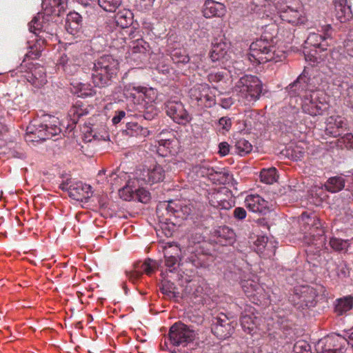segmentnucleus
Returning <instances> with one entry per match:
<instances>
[{"instance_id":"nucleus-1","label":"nucleus","mask_w":353,"mask_h":353,"mask_svg":"<svg viewBox=\"0 0 353 353\" xmlns=\"http://www.w3.org/2000/svg\"><path fill=\"white\" fill-rule=\"evenodd\" d=\"M248 54V60L253 63L261 64L268 61L278 62L285 58L284 52L278 50L273 37L264 32L260 39L252 42Z\"/></svg>"},{"instance_id":"nucleus-2","label":"nucleus","mask_w":353,"mask_h":353,"mask_svg":"<svg viewBox=\"0 0 353 353\" xmlns=\"http://www.w3.org/2000/svg\"><path fill=\"white\" fill-rule=\"evenodd\" d=\"M61 132L57 117L43 115L32 121L27 127L25 139L29 142L46 141L59 135Z\"/></svg>"},{"instance_id":"nucleus-3","label":"nucleus","mask_w":353,"mask_h":353,"mask_svg":"<svg viewBox=\"0 0 353 353\" xmlns=\"http://www.w3.org/2000/svg\"><path fill=\"white\" fill-rule=\"evenodd\" d=\"M119 61L111 55L98 58L92 68L91 77L95 86L104 88L110 84L119 70Z\"/></svg>"},{"instance_id":"nucleus-4","label":"nucleus","mask_w":353,"mask_h":353,"mask_svg":"<svg viewBox=\"0 0 353 353\" xmlns=\"http://www.w3.org/2000/svg\"><path fill=\"white\" fill-rule=\"evenodd\" d=\"M235 90L239 96L248 103L255 102L259 99L263 84L256 76L245 75L236 83Z\"/></svg>"},{"instance_id":"nucleus-5","label":"nucleus","mask_w":353,"mask_h":353,"mask_svg":"<svg viewBox=\"0 0 353 353\" xmlns=\"http://www.w3.org/2000/svg\"><path fill=\"white\" fill-rule=\"evenodd\" d=\"M321 289V286L318 288L307 285L296 286L289 296V301L299 310L314 307L319 291Z\"/></svg>"},{"instance_id":"nucleus-6","label":"nucleus","mask_w":353,"mask_h":353,"mask_svg":"<svg viewBox=\"0 0 353 353\" xmlns=\"http://www.w3.org/2000/svg\"><path fill=\"white\" fill-rule=\"evenodd\" d=\"M301 108L304 113L310 116L322 115L328 108L324 94L318 90H311L303 95Z\"/></svg>"},{"instance_id":"nucleus-7","label":"nucleus","mask_w":353,"mask_h":353,"mask_svg":"<svg viewBox=\"0 0 353 353\" xmlns=\"http://www.w3.org/2000/svg\"><path fill=\"white\" fill-rule=\"evenodd\" d=\"M298 223L301 231L304 234L305 243H308L307 241H323L321 238L323 237L324 231L321 228L320 220L316 215L303 212L299 218Z\"/></svg>"},{"instance_id":"nucleus-8","label":"nucleus","mask_w":353,"mask_h":353,"mask_svg":"<svg viewBox=\"0 0 353 353\" xmlns=\"http://www.w3.org/2000/svg\"><path fill=\"white\" fill-rule=\"evenodd\" d=\"M29 30L36 35L39 33L46 34L40 36L39 40L37 41L40 45V41L42 43L47 42L46 37L57 36V23L51 20V17L44 16V14L38 13L32 20L28 23Z\"/></svg>"},{"instance_id":"nucleus-9","label":"nucleus","mask_w":353,"mask_h":353,"mask_svg":"<svg viewBox=\"0 0 353 353\" xmlns=\"http://www.w3.org/2000/svg\"><path fill=\"white\" fill-rule=\"evenodd\" d=\"M168 335L170 345L185 347L194 340L196 333L189 326L178 322L170 327Z\"/></svg>"},{"instance_id":"nucleus-10","label":"nucleus","mask_w":353,"mask_h":353,"mask_svg":"<svg viewBox=\"0 0 353 353\" xmlns=\"http://www.w3.org/2000/svg\"><path fill=\"white\" fill-rule=\"evenodd\" d=\"M178 209H180V208L172 201L161 202L157 207L156 212L159 217V221L162 223L161 225V232L166 236L172 234L174 224L168 221H171L172 215L175 216V213L179 212Z\"/></svg>"},{"instance_id":"nucleus-11","label":"nucleus","mask_w":353,"mask_h":353,"mask_svg":"<svg viewBox=\"0 0 353 353\" xmlns=\"http://www.w3.org/2000/svg\"><path fill=\"white\" fill-rule=\"evenodd\" d=\"M275 8L283 21L294 26L305 24L307 19L301 8H293L285 0H278Z\"/></svg>"},{"instance_id":"nucleus-12","label":"nucleus","mask_w":353,"mask_h":353,"mask_svg":"<svg viewBox=\"0 0 353 353\" xmlns=\"http://www.w3.org/2000/svg\"><path fill=\"white\" fill-rule=\"evenodd\" d=\"M333 29L330 25L322 27L321 33L312 32L308 35L305 44L325 51L329 46H333L334 41L332 38Z\"/></svg>"},{"instance_id":"nucleus-13","label":"nucleus","mask_w":353,"mask_h":353,"mask_svg":"<svg viewBox=\"0 0 353 353\" xmlns=\"http://www.w3.org/2000/svg\"><path fill=\"white\" fill-rule=\"evenodd\" d=\"M190 96L197 104L205 108H211L216 104L214 94L212 92L210 86L206 84H199L190 90Z\"/></svg>"},{"instance_id":"nucleus-14","label":"nucleus","mask_w":353,"mask_h":353,"mask_svg":"<svg viewBox=\"0 0 353 353\" xmlns=\"http://www.w3.org/2000/svg\"><path fill=\"white\" fill-rule=\"evenodd\" d=\"M165 109L168 116L181 125H185L190 122V117L181 101L170 100L165 104Z\"/></svg>"},{"instance_id":"nucleus-15","label":"nucleus","mask_w":353,"mask_h":353,"mask_svg":"<svg viewBox=\"0 0 353 353\" xmlns=\"http://www.w3.org/2000/svg\"><path fill=\"white\" fill-rule=\"evenodd\" d=\"M212 333L220 339L229 337L233 332L234 327L232 322L223 313L214 317L212 323Z\"/></svg>"},{"instance_id":"nucleus-16","label":"nucleus","mask_w":353,"mask_h":353,"mask_svg":"<svg viewBox=\"0 0 353 353\" xmlns=\"http://www.w3.org/2000/svg\"><path fill=\"white\" fill-rule=\"evenodd\" d=\"M165 171L159 164L148 168H143L137 172L138 181H143L144 183L150 185L163 181L165 179Z\"/></svg>"},{"instance_id":"nucleus-17","label":"nucleus","mask_w":353,"mask_h":353,"mask_svg":"<svg viewBox=\"0 0 353 353\" xmlns=\"http://www.w3.org/2000/svg\"><path fill=\"white\" fill-rule=\"evenodd\" d=\"M314 89V86L310 83V78H309L303 72L297 79L290 84L287 88L288 94L290 97L302 96L306 94L311 90Z\"/></svg>"},{"instance_id":"nucleus-18","label":"nucleus","mask_w":353,"mask_h":353,"mask_svg":"<svg viewBox=\"0 0 353 353\" xmlns=\"http://www.w3.org/2000/svg\"><path fill=\"white\" fill-rule=\"evenodd\" d=\"M241 287L246 296L250 299L252 302L256 304L265 299L264 289L254 280L243 281Z\"/></svg>"},{"instance_id":"nucleus-19","label":"nucleus","mask_w":353,"mask_h":353,"mask_svg":"<svg viewBox=\"0 0 353 353\" xmlns=\"http://www.w3.org/2000/svg\"><path fill=\"white\" fill-rule=\"evenodd\" d=\"M81 62L77 54H63L59 59L58 69H62L66 74L74 75L78 72Z\"/></svg>"},{"instance_id":"nucleus-20","label":"nucleus","mask_w":353,"mask_h":353,"mask_svg":"<svg viewBox=\"0 0 353 353\" xmlns=\"http://www.w3.org/2000/svg\"><path fill=\"white\" fill-rule=\"evenodd\" d=\"M156 269V261L147 259L143 263H138L132 271H127L126 276L132 283H136L141 276L143 273L150 275Z\"/></svg>"},{"instance_id":"nucleus-21","label":"nucleus","mask_w":353,"mask_h":353,"mask_svg":"<svg viewBox=\"0 0 353 353\" xmlns=\"http://www.w3.org/2000/svg\"><path fill=\"white\" fill-rule=\"evenodd\" d=\"M228 49V44L223 38H215L212 42V49L209 53L210 59L212 63L223 61L226 59Z\"/></svg>"},{"instance_id":"nucleus-22","label":"nucleus","mask_w":353,"mask_h":353,"mask_svg":"<svg viewBox=\"0 0 353 353\" xmlns=\"http://www.w3.org/2000/svg\"><path fill=\"white\" fill-rule=\"evenodd\" d=\"M325 132L334 137L341 136L343 129L346 128V119L339 115L329 117L325 122Z\"/></svg>"},{"instance_id":"nucleus-23","label":"nucleus","mask_w":353,"mask_h":353,"mask_svg":"<svg viewBox=\"0 0 353 353\" xmlns=\"http://www.w3.org/2000/svg\"><path fill=\"white\" fill-rule=\"evenodd\" d=\"M339 340L344 341L339 335L327 336L319 341L317 349L322 353H344V347L335 344Z\"/></svg>"},{"instance_id":"nucleus-24","label":"nucleus","mask_w":353,"mask_h":353,"mask_svg":"<svg viewBox=\"0 0 353 353\" xmlns=\"http://www.w3.org/2000/svg\"><path fill=\"white\" fill-rule=\"evenodd\" d=\"M141 85L135 83H130L124 85L123 88V94L125 98L132 102L137 108H143V99L140 98Z\"/></svg>"},{"instance_id":"nucleus-25","label":"nucleus","mask_w":353,"mask_h":353,"mask_svg":"<svg viewBox=\"0 0 353 353\" xmlns=\"http://www.w3.org/2000/svg\"><path fill=\"white\" fill-rule=\"evenodd\" d=\"M202 12L205 18L223 17L226 13L224 4L214 0H206Z\"/></svg>"},{"instance_id":"nucleus-26","label":"nucleus","mask_w":353,"mask_h":353,"mask_svg":"<svg viewBox=\"0 0 353 353\" xmlns=\"http://www.w3.org/2000/svg\"><path fill=\"white\" fill-rule=\"evenodd\" d=\"M43 12L44 16L51 17L52 14L60 16L66 8V3L64 0H43Z\"/></svg>"},{"instance_id":"nucleus-27","label":"nucleus","mask_w":353,"mask_h":353,"mask_svg":"<svg viewBox=\"0 0 353 353\" xmlns=\"http://www.w3.org/2000/svg\"><path fill=\"white\" fill-rule=\"evenodd\" d=\"M91 186L84 184L82 182H77L71 184L68 188V194L70 197L76 201H83L90 197Z\"/></svg>"},{"instance_id":"nucleus-28","label":"nucleus","mask_w":353,"mask_h":353,"mask_svg":"<svg viewBox=\"0 0 353 353\" xmlns=\"http://www.w3.org/2000/svg\"><path fill=\"white\" fill-rule=\"evenodd\" d=\"M335 6V14L336 18L341 22L345 23L353 17L350 5L347 0H334Z\"/></svg>"},{"instance_id":"nucleus-29","label":"nucleus","mask_w":353,"mask_h":353,"mask_svg":"<svg viewBox=\"0 0 353 353\" xmlns=\"http://www.w3.org/2000/svg\"><path fill=\"white\" fill-rule=\"evenodd\" d=\"M245 205L249 210L255 213H263L268 208V202L258 194L248 195Z\"/></svg>"},{"instance_id":"nucleus-30","label":"nucleus","mask_w":353,"mask_h":353,"mask_svg":"<svg viewBox=\"0 0 353 353\" xmlns=\"http://www.w3.org/2000/svg\"><path fill=\"white\" fill-rule=\"evenodd\" d=\"M82 22L81 16L76 12H71L67 14L65 28L66 31L72 35H75L81 29Z\"/></svg>"},{"instance_id":"nucleus-31","label":"nucleus","mask_w":353,"mask_h":353,"mask_svg":"<svg viewBox=\"0 0 353 353\" xmlns=\"http://www.w3.org/2000/svg\"><path fill=\"white\" fill-rule=\"evenodd\" d=\"M123 133L129 137L145 138L149 134V130L136 122H128Z\"/></svg>"},{"instance_id":"nucleus-32","label":"nucleus","mask_w":353,"mask_h":353,"mask_svg":"<svg viewBox=\"0 0 353 353\" xmlns=\"http://www.w3.org/2000/svg\"><path fill=\"white\" fill-rule=\"evenodd\" d=\"M27 79L35 87H40L46 83V70L43 66H37L27 76Z\"/></svg>"},{"instance_id":"nucleus-33","label":"nucleus","mask_w":353,"mask_h":353,"mask_svg":"<svg viewBox=\"0 0 353 353\" xmlns=\"http://www.w3.org/2000/svg\"><path fill=\"white\" fill-rule=\"evenodd\" d=\"M209 202L212 206L221 210H229L234 205V200L222 193L214 195Z\"/></svg>"},{"instance_id":"nucleus-34","label":"nucleus","mask_w":353,"mask_h":353,"mask_svg":"<svg viewBox=\"0 0 353 353\" xmlns=\"http://www.w3.org/2000/svg\"><path fill=\"white\" fill-rule=\"evenodd\" d=\"M352 307L353 296L351 295L345 296L336 300L334 312L337 315L341 316L350 311Z\"/></svg>"},{"instance_id":"nucleus-35","label":"nucleus","mask_w":353,"mask_h":353,"mask_svg":"<svg viewBox=\"0 0 353 353\" xmlns=\"http://www.w3.org/2000/svg\"><path fill=\"white\" fill-rule=\"evenodd\" d=\"M157 97V90L151 87H145L141 85L140 88V98L143 99V108H147L148 105L154 103Z\"/></svg>"},{"instance_id":"nucleus-36","label":"nucleus","mask_w":353,"mask_h":353,"mask_svg":"<svg viewBox=\"0 0 353 353\" xmlns=\"http://www.w3.org/2000/svg\"><path fill=\"white\" fill-rule=\"evenodd\" d=\"M114 19L118 26L125 28L132 23L133 14L130 10L123 9L117 13Z\"/></svg>"},{"instance_id":"nucleus-37","label":"nucleus","mask_w":353,"mask_h":353,"mask_svg":"<svg viewBox=\"0 0 353 353\" xmlns=\"http://www.w3.org/2000/svg\"><path fill=\"white\" fill-rule=\"evenodd\" d=\"M324 187L331 193L338 192L345 187V179L339 176L330 177L324 184Z\"/></svg>"},{"instance_id":"nucleus-38","label":"nucleus","mask_w":353,"mask_h":353,"mask_svg":"<svg viewBox=\"0 0 353 353\" xmlns=\"http://www.w3.org/2000/svg\"><path fill=\"white\" fill-rule=\"evenodd\" d=\"M88 114L87 107L83 105L81 101H77L69 111V116L74 123H77L81 117Z\"/></svg>"},{"instance_id":"nucleus-39","label":"nucleus","mask_w":353,"mask_h":353,"mask_svg":"<svg viewBox=\"0 0 353 353\" xmlns=\"http://www.w3.org/2000/svg\"><path fill=\"white\" fill-rule=\"evenodd\" d=\"M257 319L253 314H243L241 317V324L243 330L252 334L256 327Z\"/></svg>"},{"instance_id":"nucleus-40","label":"nucleus","mask_w":353,"mask_h":353,"mask_svg":"<svg viewBox=\"0 0 353 353\" xmlns=\"http://www.w3.org/2000/svg\"><path fill=\"white\" fill-rule=\"evenodd\" d=\"M231 179L232 176L225 170H216L214 168H213L212 176H210V180L214 183L223 185L229 183Z\"/></svg>"},{"instance_id":"nucleus-41","label":"nucleus","mask_w":353,"mask_h":353,"mask_svg":"<svg viewBox=\"0 0 353 353\" xmlns=\"http://www.w3.org/2000/svg\"><path fill=\"white\" fill-rule=\"evenodd\" d=\"M170 249H172L176 251L179 250L181 253L182 252V251H181V248L179 247L178 244H168V246L164 247L165 256L167 258L165 264L168 268H172V269L170 270V272H172L173 270L175 269L174 265L176 264L177 259H176V256H172V255L168 256V254H170V251H169Z\"/></svg>"},{"instance_id":"nucleus-42","label":"nucleus","mask_w":353,"mask_h":353,"mask_svg":"<svg viewBox=\"0 0 353 353\" xmlns=\"http://www.w3.org/2000/svg\"><path fill=\"white\" fill-rule=\"evenodd\" d=\"M234 148L236 152L240 156H245L252 150V145L244 138L237 139Z\"/></svg>"},{"instance_id":"nucleus-43","label":"nucleus","mask_w":353,"mask_h":353,"mask_svg":"<svg viewBox=\"0 0 353 353\" xmlns=\"http://www.w3.org/2000/svg\"><path fill=\"white\" fill-rule=\"evenodd\" d=\"M170 57L175 63H187L190 61V57L185 50L181 48H176L171 51Z\"/></svg>"},{"instance_id":"nucleus-44","label":"nucleus","mask_w":353,"mask_h":353,"mask_svg":"<svg viewBox=\"0 0 353 353\" xmlns=\"http://www.w3.org/2000/svg\"><path fill=\"white\" fill-rule=\"evenodd\" d=\"M261 181L266 184H272L276 181V169L270 168L263 169L260 173Z\"/></svg>"},{"instance_id":"nucleus-45","label":"nucleus","mask_w":353,"mask_h":353,"mask_svg":"<svg viewBox=\"0 0 353 353\" xmlns=\"http://www.w3.org/2000/svg\"><path fill=\"white\" fill-rule=\"evenodd\" d=\"M212 167H210L208 164L197 165L193 168V172L196 174L198 177H207L210 179V176H212L213 172Z\"/></svg>"},{"instance_id":"nucleus-46","label":"nucleus","mask_w":353,"mask_h":353,"mask_svg":"<svg viewBox=\"0 0 353 353\" xmlns=\"http://www.w3.org/2000/svg\"><path fill=\"white\" fill-rule=\"evenodd\" d=\"M130 48L133 53H145L148 50L150 46L149 43L143 39H138L132 41Z\"/></svg>"},{"instance_id":"nucleus-47","label":"nucleus","mask_w":353,"mask_h":353,"mask_svg":"<svg viewBox=\"0 0 353 353\" xmlns=\"http://www.w3.org/2000/svg\"><path fill=\"white\" fill-rule=\"evenodd\" d=\"M122 0H98L99 6L107 12H114L121 5Z\"/></svg>"},{"instance_id":"nucleus-48","label":"nucleus","mask_w":353,"mask_h":353,"mask_svg":"<svg viewBox=\"0 0 353 353\" xmlns=\"http://www.w3.org/2000/svg\"><path fill=\"white\" fill-rule=\"evenodd\" d=\"M119 194L121 199L125 201L134 200V189L128 182L123 188L119 190Z\"/></svg>"},{"instance_id":"nucleus-49","label":"nucleus","mask_w":353,"mask_h":353,"mask_svg":"<svg viewBox=\"0 0 353 353\" xmlns=\"http://www.w3.org/2000/svg\"><path fill=\"white\" fill-rule=\"evenodd\" d=\"M257 252L265 258H270L275 254V247L273 244H256Z\"/></svg>"},{"instance_id":"nucleus-50","label":"nucleus","mask_w":353,"mask_h":353,"mask_svg":"<svg viewBox=\"0 0 353 353\" xmlns=\"http://www.w3.org/2000/svg\"><path fill=\"white\" fill-rule=\"evenodd\" d=\"M175 287L172 283L165 281L162 283L161 288L162 293L168 299H172L178 296V294L174 291Z\"/></svg>"},{"instance_id":"nucleus-51","label":"nucleus","mask_w":353,"mask_h":353,"mask_svg":"<svg viewBox=\"0 0 353 353\" xmlns=\"http://www.w3.org/2000/svg\"><path fill=\"white\" fill-rule=\"evenodd\" d=\"M293 352L312 353L311 346L306 341L299 340L294 345Z\"/></svg>"},{"instance_id":"nucleus-52","label":"nucleus","mask_w":353,"mask_h":353,"mask_svg":"<svg viewBox=\"0 0 353 353\" xmlns=\"http://www.w3.org/2000/svg\"><path fill=\"white\" fill-rule=\"evenodd\" d=\"M159 147L157 152L161 156H167L168 154L171 153L170 145L172 141L170 139H160L158 141Z\"/></svg>"},{"instance_id":"nucleus-53","label":"nucleus","mask_w":353,"mask_h":353,"mask_svg":"<svg viewBox=\"0 0 353 353\" xmlns=\"http://www.w3.org/2000/svg\"><path fill=\"white\" fill-rule=\"evenodd\" d=\"M150 199V195L148 191L144 188L134 189V200H137L139 202L146 203Z\"/></svg>"},{"instance_id":"nucleus-54","label":"nucleus","mask_w":353,"mask_h":353,"mask_svg":"<svg viewBox=\"0 0 353 353\" xmlns=\"http://www.w3.org/2000/svg\"><path fill=\"white\" fill-rule=\"evenodd\" d=\"M12 103V107L11 109L14 110H19L24 112L28 110L27 101L21 96L14 98Z\"/></svg>"},{"instance_id":"nucleus-55","label":"nucleus","mask_w":353,"mask_h":353,"mask_svg":"<svg viewBox=\"0 0 353 353\" xmlns=\"http://www.w3.org/2000/svg\"><path fill=\"white\" fill-rule=\"evenodd\" d=\"M138 110L143 112V117L146 120H152L157 116V110L153 103L148 105L147 108H139Z\"/></svg>"},{"instance_id":"nucleus-56","label":"nucleus","mask_w":353,"mask_h":353,"mask_svg":"<svg viewBox=\"0 0 353 353\" xmlns=\"http://www.w3.org/2000/svg\"><path fill=\"white\" fill-rule=\"evenodd\" d=\"M155 0H137L136 6L141 11L150 10L154 3Z\"/></svg>"},{"instance_id":"nucleus-57","label":"nucleus","mask_w":353,"mask_h":353,"mask_svg":"<svg viewBox=\"0 0 353 353\" xmlns=\"http://www.w3.org/2000/svg\"><path fill=\"white\" fill-rule=\"evenodd\" d=\"M265 0H252L250 10L254 12H259L265 6Z\"/></svg>"},{"instance_id":"nucleus-58","label":"nucleus","mask_w":353,"mask_h":353,"mask_svg":"<svg viewBox=\"0 0 353 353\" xmlns=\"http://www.w3.org/2000/svg\"><path fill=\"white\" fill-rule=\"evenodd\" d=\"M232 120L227 117H223L219 120V125L221 128L226 132H228L232 127Z\"/></svg>"},{"instance_id":"nucleus-59","label":"nucleus","mask_w":353,"mask_h":353,"mask_svg":"<svg viewBox=\"0 0 353 353\" xmlns=\"http://www.w3.org/2000/svg\"><path fill=\"white\" fill-rule=\"evenodd\" d=\"M341 143H343L347 148H353V134L347 133L341 137L339 139Z\"/></svg>"},{"instance_id":"nucleus-60","label":"nucleus","mask_w":353,"mask_h":353,"mask_svg":"<svg viewBox=\"0 0 353 353\" xmlns=\"http://www.w3.org/2000/svg\"><path fill=\"white\" fill-rule=\"evenodd\" d=\"M234 103V99L230 97H221L219 100V104L225 109H228Z\"/></svg>"},{"instance_id":"nucleus-61","label":"nucleus","mask_w":353,"mask_h":353,"mask_svg":"<svg viewBox=\"0 0 353 353\" xmlns=\"http://www.w3.org/2000/svg\"><path fill=\"white\" fill-rule=\"evenodd\" d=\"M246 210L243 208L238 207L234 210L233 216L236 219L243 220L246 217Z\"/></svg>"},{"instance_id":"nucleus-62","label":"nucleus","mask_w":353,"mask_h":353,"mask_svg":"<svg viewBox=\"0 0 353 353\" xmlns=\"http://www.w3.org/2000/svg\"><path fill=\"white\" fill-rule=\"evenodd\" d=\"M223 74L218 72L215 73H210L208 76V79L210 83H218L223 79Z\"/></svg>"},{"instance_id":"nucleus-63","label":"nucleus","mask_w":353,"mask_h":353,"mask_svg":"<svg viewBox=\"0 0 353 353\" xmlns=\"http://www.w3.org/2000/svg\"><path fill=\"white\" fill-rule=\"evenodd\" d=\"M230 152V145L227 142H221L219 145V153L221 156L227 155Z\"/></svg>"},{"instance_id":"nucleus-64","label":"nucleus","mask_w":353,"mask_h":353,"mask_svg":"<svg viewBox=\"0 0 353 353\" xmlns=\"http://www.w3.org/2000/svg\"><path fill=\"white\" fill-rule=\"evenodd\" d=\"M125 117V112L120 110L116 112L115 116L113 117L112 121L114 124L119 123Z\"/></svg>"}]
</instances>
